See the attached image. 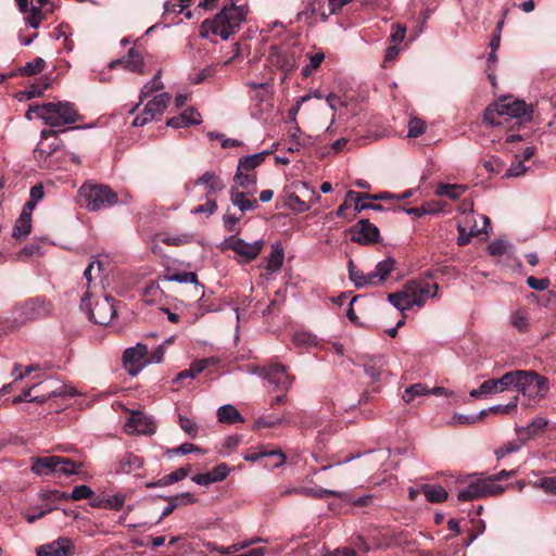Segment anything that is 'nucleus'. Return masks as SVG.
<instances>
[{
  "label": "nucleus",
  "mask_w": 556,
  "mask_h": 556,
  "mask_svg": "<svg viewBox=\"0 0 556 556\" xmlns=\"http://www.w3.org/2000/svg\"><path fill=\"white\" fill-rule=\"evenodd\" d=\"M56 456L33 457L31 471L37 476L55 475Z\"/></svg>",
  "instance_id": "nucleus-25"
},
{
  "label": "nucleus",
  "mask_w": 556,
  "mask_h": 556,
  "mask_svg": "<svg viewBox=\"0 0 556 556\" xmlns=\"http://www.w3.org/2000/svg\"><path fill=\"white\" fill-rule=\"evenodd\" d=\"M197 185H204L207 188L206 197L222 189L224 186L213 172H205L195 182Z\"/></svg>",
  "instance_id": "nucleus-40"
},
{
  "label": "nucleus",
  "mask_w": 556,
  "mask_h": 556,
  "mask_svg": "<svg viewBox=\"0 0 556 556\" xmlns=\"http://www.w3.org/2000/svg\"><path fill=\"white\" fill-rule=\"evenodd\" d=\"M528 170V167L525 166L523 160H517V162L513 163L510 167L507 169L505 176L506 177H519L523 174H526Z\"/></svg>",
  "instance_id": "nucleus-63"
},
{
  "label": "nucleus",
  "mask_w": 556,
  "mask_h": 556,
  "mask_svg": "<svg viewBox=\"0 0 556 556\" xmlns=\"http://www.w3.org/2000/svg\"><path fill=\"white\" fill-rule=\"evenodd\" d=\"M218 64L210 65L202 71H200L195 76L193 77L192 81L193 84H200L204 81L206 78L213 77L217 72Z\"/></svg>",
  "instance_id": "nucleus-62"
},
{
  "label": "nucleus",
  "mask_w": 556,
  "mask_h": 556,
  "mask_svg": "<svg viewBox=\"0 0 556 556\" xmlns=\"http://www.w3.org/2000/svg\"><path fill=\"white\" fill-rule=\"evenodd\" d=\"M24 14L25 23L38 28L47 15L52 12V4L49 0H15Z\"/></svg>",
  "instance_id": "nucleus-9"
},
{
  "label": "nucleus",
  "mask_w": 556,
  "mask_h": 556,
  "mask_svg": "<svg viewBox=\"0 0 556 556\" xmlns=\"http://www.w3.org/2000/svg\"><path fill=\"white\" fill-rule=\"evenodd\" d=\"M426 498L430 503H441L447 498L446 490L441 485L424 484L420 486Z\"/></svg>",
  "instance_id": "nucleus-37"
},
{
  "label": "nucleus",
  "mask_w": 556,
  "mask_h": 556,
  "mask_svg": "<svg viewBox=\"0 0 556 556\" xmlns=\"http://www.w3.org/2000/svg\"><path fill=\"white\" fill-rule=\"evenodd\" d=\"M61 146V140L56 137L55 131L45 129L41 131V139L38 142L36 149L34 150V156L36 161L45 167H48L47 164L48 157L54 153Z\"/></svg>",
  "instance_id": "nucleus-15"
},
{
  "label": "nucleus",
  "mask_w": 556,
  "mask_h": 556,
  "mask_svg": "<svg viewBox=\"0 0 556 556\" xmlns=\"http://www.w3.org/2000/svg\"><path fill=\"white\" fill-rule=\"evenodd\" d=\"M93 492L88 485H78L74 488L71 494H68V500H86L90 498Z\"/></svg>",
  "instance_id": "nucleus-58"
},
{
  "label": "nucleus",
  "mask_w": 556,
  "mask_h": 556,
  "mask_svg": "<svg viewBox=\"0 0 556 556\" xmlns=\"http://www.w3.org/2000/svg\"><path fill=\"white\" fill-rule=\"evenodd\" d=\"M167 281H175L179 283H197L198 277L195 273L192 271H185V273H177L170 276H167L165 278Z\"/></svg>",
  "instance_id": "nucleus-55"
},
{
  "label": "nucleus",
  "mask_w": 556,
  "mask_h": 556,
  "mask_svg": "<svg viewBox=\"0 0 556 556\" xmlns=\"http://www.w3.org/2000/svg\"><path fill=\"white\" fill-rule=\"evenodd\" d=\"M511 325L519 331H527L530 326V316L526 308H518L510 315Z\"/></svg>",
  "instance_id": "nucleus-39"
},
{
  "label": "nucleus",
  "mask_w": 556,
  "mask_h": 556,
  "mask_svg": "<svg viewBox=\"0 0 556 556\" xmlns=\"http://www.w3.org/2000/svg\"><path fill=\"white\" fill-rule=\"evenodd\" d=\"M45 64H46V62H45V60L42 58H36L31 62L26 63L21 68V74L22 75H35V74H38V73H40L43 70Z\"/></svg>",
  "instance_id": "nucleus-52"
},
{
  "label": "nucleus",
  "mask_w": 556,
  "mask_h": 556,
  "mask_svg": "<svg viewBox=\"0 0 556 556\" xmlns=\"http://www.w3.org/2000/svg\"><path fill=\"white\" fill-rule=\"evenodd\" d=\"M548 421L544 417H535L528 426L526 427H516V432L519 441L521 443L531 440L541 433L544 432L547 427Z\"/></svg>",
  "instance_id": "nucleus-22"
},
{
  "label": "nucleus",
  "mask_w": 556,
  "mask_h": 556,
  "mask_svg": "<svg viewBox=\"0 0 556 556\" xmlns=\"http://www.w3.org/2000/svg\"><path fill=\"white\" fill-rule=\"evenodd\" d=\"M123 361L128 374L132 377L137 376L149 365L147 345L138 343L136 346L127 349L124 352Z\"/></svg>",
  "instance_id": "nucleus-14"
},
{
  "label": "nucleus",
  "mask_w": 556,
  "mask_h": 556,
  "mask_svg": "<svg viewBox=\"0 0 556 556\" xmlns=\"http://www.w3.org/2000/svg\"><path fill=\"white\" fill-rule=\"evenodd\" d=\"M523 443L518 440V442H508L505 445L501 446L495 451V455L498 459L505 457L508 454H511L514 452H517Z\"/></svg>",
  "instance_id": "nucleus-60"
},
{
  "label": "nucleus",
  "mask_w": 556,
  "mask_h": 556,
  "mask_svg": "<svg viewBox=\"0 0 556 556\" xmlns=\"http://www.w3.org/2000/svg\"><path fill=\"white\" fill-rule=\"evenodd\" d=\"M223 249H229L237 254L238 262L249 263L256 258L262 251L263 241L245 242L237 236H230L222 243Z\"/></svg>",
  "instance_id": "nucleus-10"
},
{
  "label": "nucleus",
  "mask_w": 556,
  "mask_h": 556,
  "mask_svg": "<svg viewBox=\"0 0 556 556\" xmlns=\"http://www.w3.org/2000/svg\"><path fill=\"white\" fill-rule=\"evenodd\" d=\"M179 426L191 438H195L198 435L199 428L193 420L179 415Z\"/></svg>",
  "instance_id": "nucleus-59"
},
{
  "label": "nucleus",
  "mask_w": 556,
  "mask_h": 556,
  "mask_svg": "<svg viewBox=\"0 0 556 556\" xmlns=\"http://www.w3.org/2000/svg\"><path fill=\"white\" fill-rule=\"evenodd\" d=\"M142 457L134 454L126 453L122 456L118 463V470L125 473H131L142 468L143 466Z\"/></svg>",
  "instance_id": "nucleus-31"
},
{
  "label": "nucleus",
  "mask_w": 556,
  "mask_h": 556,
  "mask_svg": "<svg viewBox=\"0 0 556 556\" xmlns=\"http://www.w3.org/2000/svg\"><path fill=\"white\" fill-rule=\"evenodd\" d=\"M162 296V290L156 283H150L143 289L142 299L146 303L150 304Z\"/></svg>",
  "instance_id": "nucleus-49"
},
{
  "label": "nucleus",
  "mask_w": 556,
  "mask_h": 556,
  "mask_svg": "<svg viewBox=\"0 0 556 556\" xmlns=\"http://www.w3.org/2000/svg\"><path fill=\"white\" fill-rule=\"evenodd\" d=\"M50 313V304L43 299H30L14 308V321L18 324L47 316Z\"/></svg>",
  "instance_id": "nucleus-11"
},
{
  "label": "nucleus",
  "mask_w": 556,
  "mask_h": 556,
  "mask_svg": "<svg viewBox=\"0 0 556 556\" xmlns=\"http://www.w3.org/2000/svg\"><path fill=\"white\" fill-rule=\"evenodd\" d=\"M482 390L485 395L497 394L504 391H508L513 389V370L507 371L502 377L497 379H489L483 381Z\"/></svg>",
  "instance_id": "nucleus-23"
},
{
  "label": "nucleus",
  "mask_w": 556,
  "mask_h": 556,
  "mask_svg": "<svg viewBox=\"0 0 556 556\" xmlns=\"http://www.w3.org/2000/svg\"><path fill=\"white\" fill-rule=\"evenodd\" d=\"M38 369H39L38 365H28V366L22 368L21 364L15 363L13 366L11 376L14 378L15 381H20Z\"/></svg>",
  "instance_id": "nucleus-50"
},
{
  "label": "nucleus",
  "mask_w": 556,
  "mask_h": 556,
  "mask_svg": "<svg viewBox=\"0 0 556 556\" xmlns=\"http://www.w3.org/2000/svg\"><path fill=\"white\" fill-rule=\"evenodd\" d=\"M30 229L31 211L24 207L13 228V237H15L16 239H24L28 236Z\"/></svg>",
  "instance_id": "nucleus-29"
},
{
  "label": "nucleus",
  "mask_w": 556,
  "mask_h": 556,
  "mask_svg": "<svg viewBox=\"0 0 556 556\" xmlns=\"http://www.w3.org/2000/svg\"><path fill=\"white\" fill-rule=\"evenodd\" d=\"M513 389L518 390L529 404L543 400L548 391L547 380L533 370H513Z\"/></svg>",
  "instance_id": "nucleus-4"
},
{
  "label": "nucleus",
  "mask_w": 556,
  "mask_h": 556,
  "mask_svg": "<svg viewBox=\"0 0 556 556\" xmlns=\"http://www.w3.org/2000/svg\"><path fill=\"white\" fill-rule=\"evenodd\" d=\"M291 493L305 495V496L314 497V498H324L328 495H332V496H336L339 498L344 497L343 492L328 490V489H324V488H296V489L285 491V494H291Z\"/></svg>",
  "instance_id": "nucleus-26"
},
{
  "label": "nucleus",
  "mask_w": 556,
  "mask_h": 556,
  "mask_svg": "<svg viewBox=\"0 0 556 556\" xmlns=\"http://www.w3.org/2000/svg\"><path fill=\"white\" fill-rule=\"evenodd\" d=\"M526 114L527 104L525 101H502L488 106L483 118L485 123L492 126H503L506 125L510 119H519Z\"/></svg>",
  "instance_id": "nucleus-5"
},
{
  "label": "nucleus",
  "mask_w": 556,
  "mask_h": 556,
  "mask_svg": "<svg viewBox=\"0 0 556 556\" xmlns=\"http://www.w3.org/2000/svg\"><path fill=\"white\" fill-rule=\"evenodd\" d=\"M352 240L362 244L377 242L379 240V230L368 220H361L352 235Z\"/></svg>",
  "instance_id": "nucleus-21"
},
{
  "label": "nucleus",
  "mask_w": 556,
  "mask_h": 556,
  "mask_svg": "<svg viewBox=\"0 0 556 556\" xmlns=\"http://www.w3.org/2000/svg\"><path fill=\"white\" fill-rule=\"evenodd\" d=\"M285 422H286V420L282 417H277V416H274V415L263 416V417H260L255 421L254 428L255 429L273 428V427L281 426Z\"/></svg>",
  "instance_id": "nucleus-47"
},
{
  "label": "nucleus",
  "mask_w": 556,
  "mask_h": 556,
  "mask_svg": "<svg viewBox=\"0 0 556 556\" xmlns=\"http://www.w3.org/2000/svg\"><path fill=\"white\" fill-rule=\"evenodd\" d=\"M393 269H394V260L386 258V260L380 261L376 265L375 269L372 271H370L374 286H378V285L382 283Z\"/></svg>",
  "instance_id": "nucleus-30"
},
{
  "label": "nucleus",
  "mask_w": 556,
  "mask_h": 556,
  "mask_svg": "<svg viewBox=\"0 0 556 556\" xmlns=\"http://www.w3.org/2000/svg\"><path fill=\"white\" fill-rule=\"evenodd\" d=\"M74 553L75 546L67 538H59L36 549L37 556H72Z\"/></svg>",
  "instance_id": "nucleus-18"
},
{
  "label": "nucleus",
  "mask_w": 556,
  "mask_h": 556,
  "mask_svg": "<svg viewBox=\"0 0 556 556\" xmlns=\"http://www.w3.org/2000/svg\"><path fill=\"white\" fill-rule=\"evenodd\" d=\"M34 115L42 119L46 125L53 128L74 124L79 119V114L75 105L68 101L31 105L26 112V117L33 119Z\"/></svg>",
  "instance_id": "nucleus-3"
},
{
  "label": "nucleus",
  "mask_w": 556,
  "mask_h": 556,
  "mask_svg": "<svg viewBox=\"0 0 556 556\" xmlns=\"http://www.w3.org/2000/svg\"><path fill=\"white\" fill-rule=\"evenodd\" d=\"M75 472H77L76 465L72 460L56 456L55 475L68 476Z\"/></svg>",
  "instance_id": "nucleus-48"
},
{
  "label": "nucleus",
  "mask_w": 556,
  "mask_h": 556,
  "mask_svg": "<svg viewBox=\"0 0 556 556\" xmlns=\"http://www.w3.org/2000/svg\"><path fill=\"white\" fill-rule=\"evenodd\" d=\"M170 100L172 96L168 92H161L154 96L153 99L148 101L143 112L136 116L132 125L136 127H141L147 125L149 122L161 117L167 109Z\"/></svg>",
  "instance_id": "nucleus-12"
},
{
  "label": "nucleus",
  "mask_w": 556,
  "mask_h": 556,
  "mask_svg": "<svg viewBox=\"0 0 556 556\" xmlns=\"http://www.w3.org/2000/svg\"><path fill=\"white\" fill-rule=\"evenodd\" d=\"M45 191L41 185H36L30 189V200L25 204V208L33 211L37 203L43 198Z\"/></svg>",
  "instance_id": "nucleus-56"
},
{
  "label": "nucleus",
  "mask_w": 556,
  "mask_h": 556,
  "mask_svg": "<svg viewBox=\"0 0 556 556\" xmlns=\"http://www.w3.org/2000/svg\"><path fill=\"white\" fill-rule=\"evenodd\" d=\"M293 342L295 345L302 348H312L318 344L317 338L314 334L305 331L294 333Z\"/></svg>",
  "instance_id": "nucleus-46"
},
{
  "label": "nucleus",
  "mask_w": 556,
  "mask_h": 556,
  "mask_svg": "<svg viewBox=\"0 0 556 556\" xmlns=\"http://www.w3.org/2000/svg\"><path fill=\"white\" fill-rule=\"evenodd\" d=\"M123 66L132 73H144L143 58L141 53L135 48L129 49L127 54L123 58Z\"/></svg>",
  "instance_id": "nucleus-28"
},
{
  "label": "nucleus",
  "mask_w": 556,
  "mask_h": 556,
  "mask_svg": "<svg viewBox=\"0 0 556 556\" xmlns=\"http://www.w3.org/2000/svg\"><path fill=\"white\" fill-rule=\"evenodd\" d=\"M85 206L90 212L109 208L118 202L117 193L105 185L84 184L79 189Z\"/></svg>",
  "instance_id": "nucleus-6"
},
{
  "label": "nucleus",
  "mask_w": 556,
  "mask_h": 556,
  "mask_svg": "<svg viewBox=\"0 0 556 556\" xmlns=\"http://www.w3.org/2000/svg\"><path fill=\"white\" fill-rule=\"evenodd\" d=\"M283 260V249L279 244L274 245L266 261V270L269 273H278L282 267Z\"/></svg>",
  "instance_id": "nucleus-36"
},
{
  "label": "nucleus",
  "mask_w": 556,
  "mask_h": 556,
  "mask_svg": "<svg viewBox=\"0 0 556 556\" xmlns=\"http://www.w3.org/2000/svg\"><path fill=\"white\" fill-rule=\"evenodd\" d=\"M507 250V242L504 240H495L488 247V251L491 255L501 256Z\"/></svg>",
  "instance_id": "nucleus-64"
},
{
  "label": "nucleus",
  "mask_w": 556,
  "mask_h": 556,
  "mask_svg": "<svg viewBox=\"0 0 556 556\" xmlns=\"http://www.w3.org/2000/svg\"><path fill=\"white\" fill-rule=\"evenodd\" d=\"M43 501L48 502V505L52 506L56 502L67 501L68 494L59 490L48 491L41 494Z\"/></svg>",
  "instance_id": "nucleus-57"
},
{
  "label": "nucleus",
  "mask_w": 556,
  "mask_h": 556,
  "mask_svg": "<svg viewBox=\"0 0 556 556\" xmlns=\"http://www.w3.org/2000/svg\"><path fill=\"white\" fill-rule=\"evenodd\" d=\"M50 383L56 386H45L43 389L46 392L41 395L29 397L28 402L42 404L52 397L75 396L77 394L76 390L72 386L62 384L54 381H51Z\"/></svg>",
  "instance_id": "nucleus-19"
},
{
  "label": "nucleus",
  "mask_w": 556,
  "mask_h": 556,
  "mask_svg": "<svg viewBox=\"0 0 556 556\" xmlns=\"http://www.w3.org/2000/svg\"><path fill=\"white\" fill-rule=\"evenodd\" d=\"M518 407V396H515L509 403L502 405H494L489 407V410H492V414H503V415H510L514 412L517 410Z\"/></svg>",
  "instance_id": "nucleus-54"
},
{
  "label": "nucleus",
  "mask_w": 556,
  "mask_h": 556,
  "mask_svg": "<svg viewBox=\"0 0 556 556\" xmlns=\"http://www.w3.org/2000/svg\"><path fill=\"white\" fill-rule=\"evenodd\" d=\"M164 88L163 83L161 81V72H157V74L148 81L140 91V103L147 99L150 94L153 92L160 91Z\"/></svg>",
  "instance_id": "nucleus-43"
},
{
  "label": "nucleus",
  "mask_w": 556,
  "mask_h": 556,
  "mask_svg": "<svg viewBox=\"0 0 556 556\" xmlns=\"http://www.w3.org/2000/svg\"><path fill=\"white\" fill-rule=\"evenodd\" d=\"M253 372L264 377L274 389L287 392L294 378L288 374L287 367L280 364H271L267 367L256 368Z\"/></svg>",
  "instance_id": "nucleus-13"
},
{
  "label": "nucleus",
  "mask_w": 556,
  "mask_h": 556,
  "mask_svg": "<svg viewBox=\"0 0 556 556\" xmlns=\"http://www.w3.org/2000/svg\"><path fill=\"white\" fill-rule=\"evenodd\" d=\"M248 14L245 5L224 7L223 10L212 20H205L201 26V35L207 37L210 34L217 35L227 40L236 33Z\"/></svg>",
  "instance_id": "nucleus-2"
},
{
  "label": "nucleus",
  "mask_w": 556,
  "mask_h": 556,
  "mask_svg": "<svg viewBox=\"0 0 556 556\" xmlns=\"http://www.w3.org/2000/svg\"><path fill=\"white\" fill-rule=\"evenodd\" d=\"M325 59L323 52H315L309 54V64L303 67L302 75L308 77L321 64Z\"/></svg>",
  "instance_id": "nucleus-51"
},
{
  "label": "nucleus",
  "mask_w": 556,
  "mask_h": 556,
  "mask_svg": "<svg viewBox=\"0 0 556 556\" xmlns=\"http://www.w3.org/2000/svg\"><path fill=\"white\" fill-rule=\"evenodd\" d=\"M265 456H275L277 457V462L273 465L274 467H279L286 463V456L281 451H271V452H260L244 455L245 462H256Z\"/></svg>",
  "instance_id": "nucleus-44"
},
{
  "label": "nucleus",
  "mask_w": 556,
  "mask_h": 556,
  "mask_svg": "<svg viewBox=\"0 0 556 556\" xmlns=\"http://www.w3.org/2000/svg\"><path fill=\"white\" fill-rule=\"evenodd\" d=\"M269 151H263L252 155L243 156L239 160L237 167L240 170L255 172V168L265 161L266 156L269 155Z\"/></svg>",
  "instance_id": "nucleus-33"
},
{
  "label": "nucleus",
  "mask_w": 556,
  "mask_h": 556,
  "mask_svg": "<svg viewBox=\"0 0 556 556\" xmlns=\"http://www.w3.org/2000/svg\"><path fill=\"white\" fill-rule=\"evenodd\" d=\"M235 187H241L243 189H250L255 186L256 184V173L255 172H247V170H240L237 167V172L235 175Z\"/></svg>",
  "instance_id": "nucleus-41"
},
{
  "label": "nucleus",
  "mask_w": 556,
  "mask_h": 556,
  "mask_svg": "<svg viewBox=\"0 0 556 556\" xmlns=\"http://www.w3.org/2000/svg\"><path fill=\"white\" fill-rule=\"evenodd\" d=\"M426 131V123L417 117H413L408 122V134L410 138H417Z\"/></svg>",
  "instance_id": "nucleus-53"
},
{
  "label": "nucleus",
  "mask_w": 556,
  "mask_h": 556,
  "mask_svg": "<svg viewBox=\"0 0 556 556\" xmlns=\"http://www.w3.org/2000/svg\"><path fill=\"white\" fill-rule=\"evenodd\" d=\"M438 290L439 287L435 282L414 279L407 281L400 291L388 294V300L403 313L415 306L422 307L429 299L438 294Z\"/></svg>",
  "instance_id": "nucleus-1"
},
{
  "label": "nucleus",
  "mask_w": 556,
  "mask_h": 556,
  "mask_svg": "<svg viewBox=\"0 0 556 556\" xmlns=\"http://www.w3.org/2000/svg\"><path fill=\"white\" fill-rule=\"evenodd\" d=\"M482 220V226L479 227L477 225V222H475L473 225H471V218L472 216H466L463 222L458 224V239L457 243L459 245H465L470 241L471 237L478 236L480 233H488V227H489V218L484 215L479 216Z\"/></svg>",
  "instance_id": "nucleus-17"
},
{
  "label": "nucleus",
  "mask_w": 556,
  "mask_h": 556,
  "mask_svg": "<svg viewBox=\"0 0 556 556\" xmlns=\"http://www.w3.org/2000/svg\"><path fill=\"white\" fill-rule=\"evenodd\" d=\"M155 429L153 419L140 412H132L125 424L127 434H153Z\"/></svg>",
  "instance_id": "nucleus-16"
},
{
  "label": "nucleus",
  "mask_w": 556,
  "mask_h": 556,
  "mask_svg": "<svg viewBox=\"0 0 556 556\" xmlns=\"http://www.w3.org/2000/svg\"><path fill=\"white\" fill-rule=\"evenodd\" d=\"M504 490L498 483L497 476L475 477L465 489L458 491L457 497L459 501L470 502L501 494Z\"/></svg>",
  "instance_id": "nucleus-7"
},
{
  "label": "nucleus",
  "mask_w": 556,
  "mask_h": 556,
  "mask_svg": "<svg viewBox=\"0 0 556 556\" xmlns=\"http://www.w3.org/2000/svg\"><path fill=\"white\" fill-rule=\"evenodd\" d=\"M215 364L214 357H207L203 359L194 361L188 369L181 370L177 374L174 381H179L186 378H194L202 371H204L207 367Z\"/></svg>",
  "instance_id": "nucleus-27"
},
{
  "label": "nucleus",
  "mask_w": 556,
  "mask_h": 556,
  "mask_svg": "<svg viewBox=\"0 0 556 556\" xmlns=\"http://www.w3.org/2000/svg\"><path fill=\"white\" fill-rule=\"evenodd\" d=\"M466 191L467 186L465 185L439 184L435 189V194L440 197H446L451 200H456Z\"/></svg>",
  "instance_id": "nucleus-35"
},
{
  "label": "nucleus",
  "mask_w": 556,
  "mask_h": 556,
  "mask_svg": "<svg viewBox=\"0 0 556 556\" xmlns=\"http://www.w3.org/2000/svg\"><path fill=\"white\" fill-rule=\"evenodd\" d=\"M91 296V292L86 291L84 298L80 302V308L88 315L89 319L99 325H109L114 315L115 308L113 305V299L110 296H105L101 301H98L92 308L89 299Z\"/></svg>",
  "instance_id": "nucleus-8"
},
{
  "label": "nucleus",
  "mask_w": 556,
  "mask_h": 556,
  "mask_svg": "<svg viewBox=\"0 0 556 556\" xmlns=\"http://www.w3.org/2000/svg\"><path fill=\"white\" fill-rule=\"evenodd\" d=\"M190 471L189 467H180L173 472L164 476L161 480H159L156 483H150L148 486L152 485H168L178 481L184 480Z\"/></svg>",
  "instance_id": "nucleus-42"
},
{
  "label": "nucleus",
  "mask_w": 556,
  "mask_h": 556,
  "mask_svg": "<svg viewBox=\"0 0 556 556\" xmlns=\"http://www.w3.org/2000/svg\"><path fill=\"white\" fill-rule=\"evenodd\" d=\"M230 201L233 206L238 207L241 213L253 211L258 207L256 199L247 198L245 192L240 191L238 187L230 188Z\"/></svg>",
  "instance_id": "nucleus-24"
},
{
  "label": "nucleus",
  "mask_w": 556,
  "mask_h": 556,
  "mask_svg": "<svg viewBox=\"0 0 556 556\" xmlns=\"http://www.w3.org/2000/svg\"><path fill=\"white\" fill-rule=\"evenodd\" d=\"M319 3V0H306L305 8L299 13L300 20H312L316 13V5Z\"/></svg>",
  "instance_id": "nucleus-61"
},
{
  "label": "nucleus",
  "mask_w": 556,
  "mask_h": 556,
  "mask_svg": "<svg viewBox=\"0 0 556 556\" xmlns=\"http://www.w3.org/2000/svg\"><path fill=\"white\" fill-rule=\"evenodd\" d=\"M217 418L218 421L229 425L243 422L244 420L240 412L230 404L223 405L217 409Z\"/></svg>",
  "instance_id": "nucleus-32"
},
{
  "label": "nucleus",
  "mask_w": 556,
  "mask_h": 556,
  "mask_svg": "<svg viewBox=\"0 0 556 556\" xmlns=\"http://www.w3.org/2000/svg\"><path fill=\"white\" fill-rule=\"evenodd\" d=\"M424 395H428V388L422 383H415L405 389L402 399L405 403H412L416 396Z\"/></svg>",
  "instance_id": "nucleus-45"
},
{
  "label": "nucleus",
  "mask_w": 556,
  "mask_h": 556,
  "mask_svg": "<svg viewBox=\"0 0 556 556\" xmlns=\"http://www.w3.org/2000/svg\"><path fill=\"white\" fill-rule=\"evenodd\" d=\"M247 86L251 89V97L260 99V101L266 100L273 93L271 84L268 80L262 83L248 81Z\"/></svg>",
  "instance_id": "nucleus-38"
},
{
  "label": "nucleus",
  "mask_w": 556,
  "mask_h": 556,
  "mask_svg": "<svg viewBox=\"0 0 556 556\" xmlns=\"http://www.w3.org/2000/svg\"><path fill=\"white\" fill-rule=\"evenodd\" d=\"M348 268L350 279L357 288L374 286L370 273L365 274L362 270L357 269L352 260L349 261Z\"/></svg>",
  "instance_id": "nucleus-34"
},
{
  "label": "nucleus",
  "mask_w": 556,
  "mask_h": 556,
  "mask_svg": "<svg viewBox=\"0 0 556 556\" xmlns=\"http://www.w3.org/2000/svg\"><path fill=\"white\" fill-rule=\"evenodd\" d=\"M269 59L273 65L277 66L285 74L290 73L296 65V58L293 52L273 47Z\"/></svg>",
  "instance_id": "nucleus-20"
}]
</instances>
